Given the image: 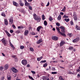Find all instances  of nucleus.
<instances>
[{
  "instance_id": "51",
  "label": "nucleus",
  "mask_w": 80,
  "mask_h": 80,
  "mask_svg": "<svg viewBox=\"0 0 80 80\" xmlns=\"http://www.w3.org/2000/svg\"><path fill=\"white\" fill-rule=\"evenodd\" d=\"M3 70V67H0V70H1L2 71V70Z\"/></svg>"
},
{
  "instance_id": "21",
  "label": "nucleus",
  "mask_w": 80,
  "mask_h": 80,
  "mask_svg": "<svg viewBox=\"0 0 80 80\" xmlns=\"http://www.w3.org/2000/svg\"><path fill=\"white\" fill-rule=\"evenodd\" d=\"M61 17L62 16L60 15H59L58 17V20L59 21L60 20Z\"/></svg>"
},
{
  "instance_id": "55",
  "label": "nucleus",
  "mask_w": 80,
  "mask_h": 80,
  "mask_svg": "<svg viewBox=\"0 0 80 80\" xmlns=\"http://www.w3.org/2000/svg\"><path fill=\"white\" fill-rule=\"evenodd\" d=\"M31 72L33 74H35V73H36L35 72V71H31Z\"/></svg>"
},
{
  "instance_id": "2",
  "label": "nucleus",
  "mask_w": 80,
  "mask_h": 80,
  "mask_svg": "<svg viewBox=\"0 0 80 80\" xmlns=\"http://www.w3.org/2000/svg\"><path fill=\"white\" fill-rule=\"evenodd\" d=\"M1 41L3 45H4V46H7V40L3 38L2 39Z\"/></svg>"
},
{
  "instance_id": "29",
  "label": "nucleus",
  "mask_w": 80,
  "mask_h": 80,
  "mask_svg": "<svg viewBox=\"0 0 80 80\" xmlns=\"http://www.w3.org/2000/svg\"><path fill=\"white\" fill-rule=\"evenodd\" d=\"M63 18H68V16H67L65 14L64 15V16H63Z\"/></svg>"
},
{
  "instance_id": "61",
  "label": "nucleus",
  "mask_w": 80,
  "mask_h": 80,
  "mask_svg": "<svg viewBox=\"0 0 80 80\" xmlns=\"http://www.w3.org/2000/svg\"><path fill=\"white\" fill-rule=\"evenodd\" d=\"M47 62V61L45 60L42 61V62H43V63H45V62Z\"/></svg>"
},
{
  "instance_id": "11",
  "label": "nucleus",
  "mask_w": 80,
  "mask_h": 80,
  "mask_svg": "<svg viewBox=\"0 0 80 80\" xmlns=\"http://www.w3.org/2000/svg\"><path fill=\"white\" fill-rule=\"evenodd\" d=\"M13 3L14 6H16V7H18L19 6V4L18 3H17L16 2L14 1H13Z\"/></svg>"
},
{
  "instance_id": "5",
  "label": "nucleus",
  "mask_w": 80,
  "mask_h": 80,
  "mask_svg": "<svg viewBox=\"0 0 80 80\" xmlns=\"http://www.w3.org/2000/svg\"><path fill=\"white\" fill-rule=\"evenodd\" d=\"M22 63L23 65H27V61L26 60H23L22 61Z\"/></svg>"
},
{
  "instance_id": "40",
  "label": "nucleus",
  "mask_w": 80,
  "mask_h": 80,
  "mask_svg": "<svg viewBox=\"0 0 80 80\" xmlns=\"http://www.w3.org/2000/svg\"><path fill=\"white\" fill-rule=\"evenodd\" d=\"M28 7L29 9V10H32V7H31V6H29Z\"/></svg>"
},
{
  "instance_id": "63",
  "label": "nucleus",
  "mask_w": 80,
  "mask_h": 80,
  "mask_svg": "<svg viewBox=\"0 0 80 80\" xmlns=\"http://www.w3.org/2000/svg\"><path fill=\"white\" fill-rule=\"evenodd\" d=\"M78 78H80V74H78Z\"/></svg>"
},
{
  "instance_id": "41",
  "label": "nucleus",
  "mask_w": 80,
  "mask_h": 80,
  "mask_svg": "<svg viewBox=\"0 0 80 80\" xmlns=\"http://www.w3.org/2000/svg\"><path fill=\"white\" fill-rule=\"evenodd\" d=\"M70 24L71 25H73V21H70Z\"/></svg>"
},
{
  "instance_id": "56",
  "label": "nucleus",
  "mask_w": 80,
  "mask_h": 80,
  "mask_svg": "<svg viewBox=\"0 0 80 80\" xmlns=\"http://www.w3.org/2000/svg\"><path fill=\"white\" fill-rule=\"evenodd\" d=\"M5 78H4V77H3L1 78V80H4Z\"/></svg>"
},
{
  "instance_id": "37",
  "label": "nucleus",
  "mask_w": 80,
  "mask_h": 80,
  "mask_svg": "<svg viewBox=\"0 0 80 80\" xmlns=\"http://www.w3.org/2000/svg\"><path fill=\"white\" fill-rule=\"evenodd\" d=\"M68 48L69 50H73V47H70Z\"/></svg>"
},
{
  "instance_id": "25",
  "label": "nucleus",
  "mask_w": 80,
  "mask_h": 80,
  "mask_svg": "<svg viewBox=\"0 0 80 80\" xmlns=\"http://www.w3.org/2000/svg\"><path fill=\"white\" fill-rule=\"evenodd\" d=\"M19 3L20 6H21V7H23L24 5V3H22V2H20Z\"/></svg>"
},
{
  "instance_id": "23",
  "label": "nucleus",
  "mask_w": 80,
  "mask_h": 80,
  "mask_svg": "<svg viewBox=\"0 0 80 80\" xmlns=\"http://www.w3.org/2000/svg\"><path fill=\"white\" fill-rule=\"evenodd\" d=\"M76 28L78 30H80V27L78 26V25H76Z\"/></svg>"
},
{
  "instance_id": "59",
  "label": "nucleus",
  "mask_w": 80,
  "mask_h": 80,
  "mask_svg": "<svg viewBox=\"0 0 80 80\" xmlns=\"http://www.w3.org/2000/svg\"><path fill=\"white\" fill-rule=\"evenodd\" d=\"M72 34V33H68V35H71Z\"/></svg>"
},
{
  "instance_id": "31",
  "label": "nucleus",
  "mask_w": 80,
  "mask_h": 80,
  "mask_svg": "<svg viewBox=\"0 0 80 80\" xmlns=\"http://www.w3.org/2000/svg\"><path fill=\"white\" fill-rule=\"evenodd\" d=\"M65 10H66V7H65V6H64L63 9L62 10V12H65Z\"/></svg>"
},
{
  "instance_id": "8",
  "label": "nucleus",
  "mask_w": 80,
  "mask_h": 80,
  "mask_svg": "<svg viewBox=\"0 0 80 80\" xmlns=\"http://www.w3.org/2000/svg\"><path fill=\"white\" fill-rule=\"evenodd\" d=\"M52 39L53 40H54L55 41H57L58 40V38L55 36H53L52 37Z\"/></svg>"
},
{
  "instance_id": "38",
  "label": "nucleus",
  "mask_w": 80,
  "mask_h": 80,
  "mask_svg": "<svg viewBox=\"0 0 80 80\" xmlns=\"http://www.w3.org/2000/svg\"><path fill=\"white\" fill-rule=\"evenodd\" d=\"M45 30H42L41 31V33H45Z\"/></svg>"
},
{
  "instance_id": "53",
  "label": "nucleus",
  "mask_w": 80,
  "mask_h": 80,
  "mask_svg": "<svg viewBox=\"0 0 80 80\" xmlns=\"http://www.w3.org/2000/svg\"><path fill=\"white\" fill-rule=\"evenodd\" d=\"M12 26L14 28H16V27H15V26L14 25L12 24Z\"/></svg>"
},
{
  "instance_id": "4",
  "label": "nucleus",
  "mask_w": 80,
  "mask_h": 80,
  "mask_svg": "<svg viewBox=\"0 0 80 80\" xmlns=\"http://www.w3.org/2000/svg\"><path fill=\"white\" fill-rule=\"evenodd\" d=\"M80 40V38L79 37H77L76 39H73L72 41L73 43H75L76 42H78Z\"/></svg>"
},
{
  "instance_id": "13",
  "label": "nucleus",
  "mask_w": 80,
  "mask_h": 80,
  "mask_svg": "<svg viewBox=\"0 0 80 80\" xmlns=\"http://www.w3.org/2000/svg\"><path fill=\"white\" fill-rule=\"evenodd\" d=\"M9 68V65L8 64H6L4 67L5 70H7Z\"/></svg>"
},
{
  "instance_id": "44",
  "label": "nucleus",
  "mask_w": 80,
  "mask_h": 80,
  "mask_svg": "<svg viewBox=\"0 0 80 80\" xmlns=\"http://www.w3.org/2000/svg\"><path fill=\"white\" fill-rule=\"evenodd\" d=\"M12 78V77L11 76H9L8 78V80H11V78Z\"/></svg>"
},
{
  "instance_id": "27",
  "label": "nucleus",
  "mask_w": 80,
  "mask_h": 80,
  "mask_svg": "<svg viewBox=\"0 0 80 80\" xmlns=\"http://www.w3.org/2000/svg\"><path fill=\"white\" fill-rule=\"evenodd\" d=\"M20 28H23V26L22 25H21L20 26H19L18 27V29H20Z\"/></svg>"
},
{
  "instance_id": "28",
  "label": "nucleus",
  "mask_w": 80,
  "mask_h": 80,
  "mask_svg": "<svg viewBox=\"0 0 80 80\" xmlns=\"http://www.w3.org/2000/svg\"><path fill=\"white\" fill-rule=\"evenodd\" d=\"M44 24L45 26H47V22L46 21H45L44 22Z\"/></svg>"
},
{
  "instance_id": "43",
  "label": "nucleus",
  "mask_w": 80,
  "mask_h": 80,
  "mask_svg": "<svg viewBox=\"0 0 80 80\" xmlns=\"http://www.w3.org/2000/svg\"><path fill=\"white\" fill-rule=\"evenodd\" d=\"M56 25L58 26V27H59V26H60V23L57 22L56 23Z\"/></svg>"
},
{
  "instance_id": "3",
  "label": "nucleus",
  "mask_w": 80,
  "mask_h": 80,
  "mask_svg": "<svg viewBox=\"0 0 80 80\" xmlns=\"http://www.w3.org/2000/svg\"><path fill=\"white\" fill-rule=\"evenodd\" d=\"M56 29L58 31V32L59 34H60V35H62V36H63V37H66V34H65L62 33L60 32V28L57 27H56Z\"/></svg>"
},
{
  "instance_id": "57",
  "label": "nucleus",
  "mask_w": 80,
  "mask_h": 80,
  "mask_svg": "<svg viewBox=\"0 0 80 80\" xmlns=\"http://www.w3.org/2000/svg\"><path fill=\"white\" fill-rule=\"evenodd\" d=\"M10 33H13V30H10Z\"/></svg>"
},
{
  "instance_id": "54",
  "label": "nucleus",
  "mask_w": 80,
  "mask_h": 80,
  "mask_svg": "<svg viewBox=\"0 0 80 80\" xmlns=\"http://www.w3.org/2000/svg\"><path fill=\"white\" fill-rule=\"evenodd\" d=\"M50 5V2H48L47 4L46 5V7H48V6H49V5Z\"/></svg>"
},
{
  "instance_id": "30",
  "label": "nucleus",
  "mask_w": 80,
  "mask_h": 80,
  "mask_svg": "<svg viewBox=\"0 0 80 80\" xmlns=\"http://www.w3.org/2000/svg\"><path fill=\"white\" fill-rule=\"evenodd\" d=\"M59 80H64L63 78H62V76H60L59 77Z\"/></svg>"
},
{
  "instance_id": "50",
  "label": "nucleus",
  "mask_w": 80,
  "mask_h": 80,
  "mask_svg": "<svg viewBox=\"0 0 80 80\" xmlns=\"http://www.w3.org/2000/svg\"><path fill=\"white\" fill-rule=\"evenodd\" d=\"M29 78H30V79H31V80L33 79V78L31 76H28Z\"/></svg>"
},
{
  "instance_id": "14",
  "label": "nucleus",
  "mask_w": 80,
  "mask_h": 80,
  "mask_svg": "<svg viewBox=\"0 0 80 80\" xmlns=\"http://www.w3.org/2000/svg\"><path fill=\"white\" fill-rule=\"evenodd\" d=\"M41 42H42V39L38 40V41L37 42V44H40V43H41Z\"/></svg>"
},
{
  "instance_id": "60",
  "label": "nucleus",
  "mask_w": 80,
  "mask_h": 80,
  "mask_svg": "<svg viewBox=\"0 0 80 80\" xmlns=\"http://www.w3.org/2000/svg\"><path fill=\"white\" fill-rule=\"evenodd\" d=\"M30 65L29 64H28L27 65V67H28V68H29V67H30Z\"/></svg>"
},
{
  "instance_id": "45",
  "label": "nucleus",
  "mask_w": 80,
  "mask_h": 80,
  "mask_svg": "<svg viewBox=\"0 0 80 80\" xmlns=\"http://www.w3.org/2000/svg\"><path fill=\"white\" fill-rule=\"evenodd\" d=\"M30 50L32 51V52H33L34 50H33V48H30Z\"/></svg>"
},
{
  "instance_id": "12",
  "label": "nucleus",
  "mask_w": 80,
  "mask_h": 80,
  "mask_svg": "<svg viewBox=\"0 0 80 80\" xmlns=\"http://www.w3.org/2000/svg\"><path fill=\"white\" fill-rule=\"evenodd\" d=\"M65 42L64 41H61L60 42V47H62V46H63V45H64V44H65Z\"/></svg>"
},
{
  "instance_id": "24",
  "label": "nucleus",
  "mask_w": 80,
  "mask_h": 80,
  "mask_svg": "<svg viewBox=\"0 0 80 80\" xmlns=\"http://www.w3.org/2000/svg\"><path fill=\"white\" fill-rule=\"evenodd\" d=\"M19 12H21V13H23L24 12H25V10H24V9H21L20 10Z\"/></svg>"
},
{
  "instance_id": "42",
  "label": "nucleus",
  "mask_w": 80,
  "mask_h": 80,
  "mask_svg": "<svg viewBox=\"0 0 80 80\" xmlns=\"http://www.w3.org/2000/svg\"><path fill=\"white\" fill-rule=\"evenodd\" d=\"M60 28L61 29H62V30H64V29H65V28H64V27H63V26H61L60 27Z\"/></svg>"
},
{
  "instance_id": "52",
  "label": "nucleus",
  "mask_w": 80,
  "mask_h": 80,
  "mask_svg": "<svg viewBox=\"0 0 80 80\" xmlns=\"http://www.w3.org/2000/svg\"><path fill=\"white\" fill-rule=\"evenodd\" d=\"M49 20L50 21H52V20H53V18L51 17H50L49 18Z\"/></svg>"
},
{
  "instance_id": "10",
  "label": "nucleus",
  "mask_w": 80,
  "mask_h": 80,
  "mask_svg": "<svg viewBox=\"0 0 80 80\" xmlns=\"http://www.w3.org/2000/svg\"><path fill=\"white\" fill-rule=\"evenodd\" d=\"M28 33H29V32L28 31V30H26L24 31V35L25 36H27L28 34Z\"/></svg>"
},
{
  "instance_id": "22",
  "label": "nucleus",
  "mask_w": 80,
  "mask_h": 80,
  "mask_svg": "<svg viewBox=\"0 0 80 80\" xmlns=\"http://www.w3.org/2000/svg\"><path fill=\"white\" fill-rule=\"evenodd\" d=\"M9 44L10 46L11 47H12V48H15V47H14V46H13V44H12V43H11V42H10Z\"/></svg>"
},
{
  "instance_id": "7",
  "label": "nucleus",
  "mask_w": 80,
  "mask_h": 80,
  "mask_svg": "<svg viewBox=\"0 0 80 80\" xmlns=\"http://www.w3.org/2000/svg\"><path fill=\"white\" fill-rule=\"evenodd\" d=\"M73 18L74 20H77V15L75 12H74Z\"/></svg>"
},
{
  "instance_id": "64",
  "label": "nucleus",
  "mask_w": 80,
  "mask_h": 80,
  "mask_svg": "<svg viewBox=\"0 0 80 80\" xmlns=\"http://www.w3.org/2000/svg\"><path fill=\"white\" fill-rule=\"evenodd\" d=\"M77 70V72H80V69H78Z\"/></svg>"
},
{
  "instance_id": "34",
  "label": "nucleus",
  "mask_w": 80,
  "mask_h": 80,
  "mask_svg": "<svg viewBox=\"0 0 80 80\" xmlns=\"http://www.w3.org/2000/svg\"><path fill=\"white\" fill-rule=\"evenodd\" d=\"M47 66V62H46L45 64H44L43 65V67H46Z\"/></svg>"
},
{
  "instance_id": "1",
  "label": "nucleus",
  "mask_w": 80,
  "mask_h": 80,
  "mask_svg": "<svg viewBox=\"0 0 80 80\" xmlns=\"http://www.w3.org/2000/svg\"><path fill=\"white\" fill-rule=\"evenodd\" d=\"M33 18L35 20H37L38 22H40L41 21V18L37 15L35 13H34L33 15Z\"/></svg>"
},
{
  "instance_id": "26",
  "label": "nucleus",
  "mask_w": 80,
  "mask_h": 80,
  "mask_svg": "<svg viewBox=\"0 0 80 80\" xmlns=\"http://www.w3.org/2000/svg\"><path fill=\"white\" fill-rule=\"evenodd\" d=\"M65 29L61 30V31L62 32V33H65Z\"/></svg>"
},
{
  "instance_id": "36",
  "label": "nucleus",
  "mask_w": 80,
  "mask_h": 80,
  "mask_svg": "<svg viewBox=\"0 0 80 80\" xmlns=\"http://www.w3.org/2000/svg\"><path fill=\"white\" fill-rule=\"evenodd\" d=\"M31 34L32 35H36V33H35L34 32H31Z\"/></svg>"
},
{
  "instance_id": "32",
  "label": "nucleus",
  "mask_w": 80,
  "mask_h": 80,
  "mask_svg": "<svg viewBox=\"0 0 80 80\" xmlns=\"http://www.w3.org/2000/svg\"><path fill=\"white\" fill-rule=\"evenodd\" d=\"M70 20V19L68 18V19H64V21H66V22H68V21H69Z\"/></svg>"
},
{
  "instance_id": "46",
  "label": "nucleus",
  "mask_w": 80,
  "mask_h": 80,
  "mask_svg": "<svg viewBox=\"0 0 80 80\" xmlns=\"http://www.w3.org/2000/svg\"><path fill=\"white\" fill-rule=\"evenodd\" d=\"M52 74H57V72H52Z\"/></svg>"
},
{
  "instance_id": "9",
  "label": "nucleus",
  "mask_w": 80,
  "mask_h": 80,
  "mask_svg": "<svg viewBox=\"0 0 80 80\" xmlns=\"http://www.w3.org/2000/svg\"><path fill=\"white\" fill-rule=\"evenodd\" d=\"M42 78L43 80H50L48 76H43Z\"/></svg>"
},
{
  "instance_id": "39",
  "label": "nucleus",
  "mask_w": 80,
  "mask_h": 80,
  "mask_svg": "<svg viewBox=\"0 0 80 80\" xmlns=\"http://www.w3.org/2000/svg\"><path fill=\"white\" fill-rule=\"evenodd\" d=\"M25 48V47L23 46H21L20 47V48L21 49H23V48Z\"/></svg>"
},
{
  "instance_id": "62",
  "label": "nucleus",
  "mask_w": 80,
  "mask_h": 80,
  "mask_svg": "<svg viewBox=\"0 0 80 80\" xmlns=\"http://www.w3.org/2000/svg\"><path fill=\"white\" fill-rule=\"evenodd\" d=\"M29 30H32V27H30L29 28Z\"/></svg>"
},
{
  "instance_id": "47",
  "label": "nucleus",
  "mask_w": 80,
  "mask_h": 80,
  "mask_svg": "<svg viewBox=\"0 0 80 80\" xmlns=\"http://www.w3.org/2000/svg\"><path fill=\"white\" fill-rule=\"evenodd\" d=\"M52 71H55V70H56V69H55V68L53 67L52 68Z\"/></svg>"
},
{
  "instance_id": "20",
  "label": "nucleus",
  "mask_w": 80,
  "mask_h": 80,
  "mask_svg": "<svg viewBox=\"0 0 80 80\" xmlns=\"http://www.w3.org/2000/svg\"><path fill=\"white\" fill-rule=\"evenodd\" d=\"M42 58H43V57L42 56L40 58H38L37 59V60L38 61H40V60H41Z\"/></svg>"
},
{
  "instance_id": "48",
  "label": "nucleus",
  "mask_w": 80,
  "mask_h": 80,
  "mask_svg": "<svg viewBox=\"0 0 80 80\" xmlns=\"http://www.w3.org/2000/svg\"><path fill=\"white\" fill-rule=\"evenodd\" d=\"M14 60H15V61L16 62H18V58H14Z\"/></svg>"
},
{
  "instance_id": "18",
  "label": "nucleus",
  "mask_w": 80,
  "mask_h": 80,
  "mask_svg": "<svg viewBox=\"0 0 80 80\" xmlns=\"http://www.w3.org/2000/svg\"><path fill=\"white\" fill-rule=\"evenodd\" d=\"M9 23L10 24H12L13 23V20L12 19L9 20Z\"/></svg>"
},
{
  "instance_id": "15",
  "label": "nucleus",
  "mask_w": 80,
  "mask_h": 80,
  "mask_svg": "<svg viewBox=\"0 0 80 80\" xmlns=\"http://www.w3.org/2000/svg\"><path fill=\"white\" fill-rule=\"evenodd\" d=\"M42 28V27L41 26H39L37 28V31H38V32H40V29Z\"/></svg>"
},
{
  "instance_id": "33",
  "label": "nucleus",
  "mask_w": 80,
  "mask_h": 80,
  "mask_svg": "<svg viewBox=\"0 0 80 80\" xmlns=\"http://www.w3.org/2000/svg\"><path fill=\"white\" fill-rule=\"evenodd\" d=\"M2 16H3V17H6V15H5V14L4 13H2L1 14Z\"/></svg>"
},
{
  "instance_id": "16",
  "label": "nucleus",
  "mask_w": 80,
  "mask_h": 80,
  "mask_svg": "<svg viewBox=\"0 0 80 80\" xmlns=\"http://www.w3.org/2000/svg\"><path fill=\"white\" fill-rule=\"evenodd\" d=\"M5 32L6 33L7 35H8V37H10L11 36V35H10V33H8V31H5Z\"/></svg>"
},
{
  "instance_id": "49",
  "label": "nucleus",
  "mask_w": 80,
  "mask_h": 80,
  "mask_svg": "<svg viewBox=\"0 0 80 80\" xmlns=\"http://www.w3.org/2000/svg\"><path fill=\"white\" fill-rule=\"evenodd\" d=\"M16 33H19L20 32V31L19 30H17L16 31Z\"/></svg>"
},
{
  "instance_id": "17",
  "label": "nucleus",
  "mask_w": 80,
  "mask_h": 80,
  "mask_svg": "<svg viewBox=\"0 0 80 80\" xmlns=\"http://www.w3.org/2000/svg\"><path fill=\"white\" fill-rule=\"evenodd\" d=\"M4 22L5 24H6V25H8V21L7 19H4Z\"/></svg>"
},
{
  "instance_id": "19",
  "label": "nucleus",
  "mask_w": 80,
  "mask_h": 80,
  "mask_svg": "<svg viewBox=\"0 0 80 80\" xmlns=\"http://www.w3.org/2000/svg\"><path fill=\"white\" fill-rule=\"evenodd\" d=\"M30 5V4L28 2L25 3V6L26 7H29Z\"/></svg>"
},
{
  "instance_id": "35",
  "label": "nucleus",
  "mask_w": 80,
  "mask_h": 80,
  "mask_svg": "<svg viewBox=\"0 0 80 80\" xmlns=\"http://www.w3.org/2000/svg\"><path fill=\"white\" fill-rule=\"evenodd\" d=\"M42 19L43 20H44L45 19V16H44V15H42Z\"/></svg>"
},
{
  "instance_id": "58",
  "label": "nucleus",
  "mask_w": 80,
  "mask_h": 80,
  "mask_svg": "<svg viewBox=\"0 0 80 80\" xmlns=\"http://www.w3.org/2000/svg\"><path fill=\"white\" fill-rule=\"evenodd\" d=\"M12 57H13V58H15V57H16V56L12 55Z\"/></svg>"
},
{
  "instance_id": "6",
  "label": "nucleus",
  "mask_w": 80,
  "mask_h": 80,
  "mask_svg": "<svg viewBox=\"0 0 80 80\" xmlns=\"http://www.w3.org/2000/svg\"><path fill=\"white\" fill-rule=\"evenodd\" d=\"M11 70L14 73H18V71L17 69H15V68L14 67H12L11 68Z\"/></svg>"
}]
</instances>
